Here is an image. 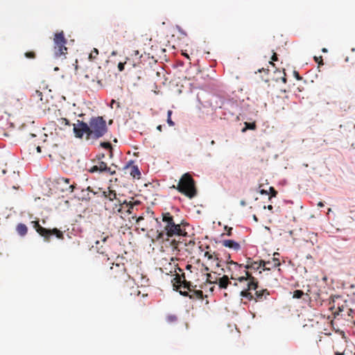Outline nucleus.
<instances>
[{"label": "nucleus", "instance_id": "f257e3e1", "mask_svg": "<svg viewBox=\"0 0 355 355\" xmlns=\"http://www.w3.org/2000/svg\"><path fill=\"white\" fill-rule=\"evenodd\" d=\"M230 259V256L229 255L224 272L230 275V279L243 284V289L240 293L241 296L250 301L252 300L253 296L251 291L257 289L258 281L251 273L246 270L245 265L239 264Z\"/></svg>", "mask_w": 355, "mask_h": 355}, {"label": "nucleus", "instance_id": "f03ea898", "mask_svg": "<svg viewBox=\"0 0 355 355\" xmlns=\"http://www.w3.org/2000/svg\"><path fill=\"white\" fill-rule=\"evenodd\" d=\"M73 126L76 137L82 139L85 135L87 140L103 137L108 130L106 121L103 116H93L89 123L77 120V123L73 124Z\"/></svg>", "mask_w": 355, "mask_h": 355}, {"label": "nucleus", "instance_id": "7ed1b4c3", "mask_svg": "<svg viewBox=\"0 0 355 355\" xmlns=\"http://www.w3.org/2000/svg\"><path fill=\"white\" fill-rule=\"evenodd\" d=\"M162 222L164 224L163 230L157 231V239H163L164 235L168 237L175 236H187V232L182 228V224H178L175 222L173 216L169 212L162 214Z\"/></svg>", "mask_w": 355, "mask_h": 355}, {"label": "nucleus", "instance_id": "20e7f679", "mask_svg": "<svg viewBox=\"0 0 355 355\" xmlns=\"http://www.w3.org/2000/svg\"><path fill=\"white\" fill-rule=\"evenodd\" d=\"M172 188L190 199L195 198L198 194L196 182L189 173L183 174L177 186L173 185Z\"/></svg>", "mask_w": 355, "mask_h": 355}, {"label": "nucleus", "instance_id": "39448f33", "mask_svg": "<svg viewBox=\"0 0 355 355\" xmlns=\"http://www.w3.org/2000/svg\"><path fill=\"white\" fill-rule=\"evenodd\" d=\"M107 277L114 284H123L130 279V275L127 272L123 263H116L110 267L107 272Z\"/></svg>", "mask_w": 355, "mask_h": 355}, {"label": "nucleus", "instance_id": "423d86ee", "mask_svg": "<svg viewBox=\"0 0 355 355\" xmlns=\"http://www.w3.org/2000/svg\"><path fill=\"white\" fill-rule=\"evenodd\" d=\"M173 284L175 286L188 289L190 292L189 298L193 300H202L203 292L201 290H193L191 288L192 285L191 282H187L185 279L184 274L180 275L179 274L175 275V277L173 279Z\"/></svg>", "mask_w": 355, "mask_h": 355}, {"label": "nucleus", "instance_id": "0eeeda50", "mask_svg": "<svg viewBox=\"0 0 355 355\" xmlns=\"http://www.w3.org/2000/svg\"><path fill=\"white\" fill-rule=\"evenodd\" d=\"M67 40L63 31L56 33L53 37V54L56 58H65L67 54Z\"/></svg>", "mask_w": 355, "mask_h": 355}, {"label": "nucleus", "instance_id": "6e6552de", "mask_svg": "<svg viewBox=\"0 0 355 355\" xmlns=\"http://www.w3.org/2000/svg\"><path fill=\"white\" fill-rule=\"evenodd\" d=\"M32 224L35 231L44 238L45 241L49 242L51 236L53 235L55 236L59 239H64L62 232L57 228H53L52 230L44 228L40 225L39 221L37 220L32 221Z\"/></svg>", "mask_w": 355, "mask_h": 355}, {"label": "nucleus", "instance_id": "1a4fd4ad", "mask_svg": "<svg viewBox=\"0 0 355 355\" xmlns=\"http://www.w3.org/2000/svg\"><path fill=\"white\" fill-rule=\"evenodd\" d=\"M109 235H105L104 233L101 234V239L95 242V245H92V248L94 249L97 252L104 254L106 253L110 245L108 244Z\"/></svg>", "mask_w": 355, "mask_h": 355}, {"label": "nucleus", "instance_id": "9d476101", "mask_svg": "<svg viewBox=\"0 0 355 355\" xmlns=\"http://www.w3.org/2000/svg\"><path fill=\"white\" fill-rule=\"evenodd\" d=\"M88 171L91 173H94L96 172L107 173L110 175H114L116 173L115 170H112L111 167L107 166V163L103 161H98L96 165H94L88 169Z\"/></svg>", "mask_w": 355, "mask_h": 355}, {"label": "nucleus", "instance_id": "9b49d317", "mask_svg": "<svg viewBox=\"0 0 355 355\" xmlns=\"http://www.w3.org/2000/svg\"><path fill=\"white\" fill-rule=\"evenodd\" d=\"M56 183L60 187V189L63 192H73L76 188L74 182L71 183V180L69 178L60 177L56 180Z\"/></svg>", "mask_w": 355, "mask_h": 355}, {"label": "nucleus", "instance_id": "f8f14e48", "mask_svg": "<svg viewBox=\"0 0 355 355\" xmlns=\"http://www.w3.org/2000/svg\"><path fill=\"white\" fill-rule=\"evenodd\" d=\"M270 261H265L263 260H260L258 261H254L251 259H248L247 261V264L245 265L246 270L248 269L252 270H259L262 268L263 270H270V267H268L267 265L270 264Z\"/></svg>", "mask_w": 355, "mask_h": 355}, {"label": "nucleus", "instance_id": "ddd939ff", "mask_svg": "<svg viewBox=\"0 0 355 355\" xmlns=\"http://www.w3.org/2000/svg\"><path fill=\"white\" fill-rule=\"evenodd\" d=\"M221 243H222L223 246L232 249L235 251H239L241 250V245L238 242H236L234 240H230V239L223 240L221 241Z\"/></svg>", "mask_w": 355, "mask_h": 355}, {"label": "nucleus", "instance_id": "4468645a", "mask_svg": "<svg viewBox=\"0 0 355 355\" xmlns=\"http://www.w3.org/2000/svg\"><path fill=\"white\" fill-rule=\"evenodd\" d=\"M255 291L254 295H252V300H255V301H263L270 295L269 291L266 288L260 291H257L256 289Z\"/></svg>", "mask_w": 355, "mask_h": 355}, {"label": "nucleus", "instance_id": "2eb2a0df", "mask_svg": "<svg viewBox=\"0 0 355 355\" xmlns=\"http://www.w3.org/2000/svg\"><path fill=\"white\" fill-rule=\"evenodd\" d=\"M102 196L110 201H114V200L118 202V198H116L117 194L114 190L110 189V187L107 190L102 192Z\"/></svg>", "mask_w": 355, "mask_h": 355}, {"label": "nucleus", "instance_id": "dca6fc26", "mask_svg": "<svg viewBox=\"0 0 355 355\" xmlns=\"http://www.w3.org/2000/svg\"><path fill=\"white\" fill-rule=\"evenodd\" d=\"M121 204L123 205V206L125 205V207L128 208L127 212L128 213V214H132L133 213L134 207L135 205H140V202L138 200H136L135 202H131V201L128 202L127 200H125L122 202Z\"/></svg>", "mask_w": 355, "mask_h": 355}, {"label": "nucleus", "instance_id": "f3484780", "mask_svg": "<svg viewBox=\"0 0 355 355\" xmlns=\"http://www.w3.org/2000/svg\"><path fill=\"white\" fill-rule=\"evenodd\" d=\"M279 254L278 252H275L273 254V257L271 260H268V261H270L271 263L269 265H267L268 267H270V270L273 268L278 267L281 265L280 261L279 259Z\"/></svg>", "mask_w": 355, "mask_h": 355}, {"label": "nucleus", "instance_id": "a211bd4d", "mask_svg": "<svg viewBox=\"0 0 355 355\" xmlns=\"http://www.w3.org/2000/svg\"><path fill=\"white\" fill-rule=\"evenodd\" d=\"M230 277L228 274L225 275L223 277L218 279V286L220 288H226L227 286L231 284L230 282Z\"/></svg>", "mask_w": 355, "mask_h": 355}, {"label": "nucleus", "instance_id": "6ab92c4d", "mask_svg": "<svg viewBox=\"0 0 355 355\" xmlns=\"http://www.w3.org/2000/svg\"><path fill=\"white\" fill-rule=\"evenodd\" d=\"M130 170V175L135 179H140L141 178V172L137 166L133 165L130 167H128Z\"/></svg>", "mask_w": 355, "mask_h": 355}, {"label": "nucleus", "instance_id": "aec40b11", "mask_svg": "<svg viewBox=\"0 0 355 355\" xmlns=\"http://www.w3.org/2000/svg\"><path fill=\"white\" fill-rule=\"evenodd\" d=\"M16 231L19 235L24 236L27 234L28 228L25 224L19 223L16 227Z\"/></svg>", "mask_w": 355, "mask_h": 355}, {"label": "nucleus", "instance_id": "412c9836", "mask_svg": "<svg viewBox=\"0 0 355 355\" xmlns=\"http://www.w3.org/2000/svg\"><path fill=\"white\" fill-rule=\"evenodd\" d=\"M57 125L60 129H64L67 126L69 127L71 125V124H70L69 121L67 119H66V118H60L57 121Z\"/></svg>", "mask_w": 355, "mask_h": 355}, {"label": "nucleus", "instance_id": "4be33fe9", "mask_svg": "<svg viewBox=\"0 0 355 355\" xmlns=\"http://www.w3.org/2000/svg\"><path fill=\"white\" fill-rule=\"evenodd\" d=\"M346 346L347 340L342 339L336 342L334 348L335 351H343V349L345 350Z\"/></svg>", "mask_w": 355, "mask_h": 355}, {"label": "nucleus", "instance_id": "5701e85b", "mask_svg": "<svg viewBox=\"0 0 355 355\" xmlns=\"http://www.w3.org/2000/svg\"><path fill=\"white\" fill-rule=\"evenodd\" d=\"M182 243H183V241H180V239H179L178 241L175 239H173L171 241V246L172 248V251L173 253H175V252H180V250L179 248V246Z\"/></svg>", "mask_w": 355, "mask_h": 355}, {"label": "nucleus", "instance_id": "b1692460", "mask_svg": "<svg viewBox=\"0 0 355 355\" xmlns=\"http://www.w3.org/2000/svg\"><path fill=\"white\" fill-rule=\"evenodd\" d=\"M123 201L121 200H118V202L115 203V206L112 209L113 213H122V209L123 208V205H122Z\"/></svg>", "mask_w": 355, "mask_h": 355}, {"label": "nucleus", "instance_id": "393cba45", "mask_svg": "<svg viewBox=\"0 0 355 355\" xmlns=\"http://www.w3.org/2000/svg\"><path fill=\"white\" fill-rule=\"evenodd\" d=\"M101 146L105 149H108L110 150V157H112V155H113L112 147L110 142H102V143H101Z\"/></svg>", "mask_w": 355, "mask_h": 355}, {"label": "nucleus", "instance_id": "a878e982", "mask_svg": "<svg viewBox=\"0 0 355 355\" xmlns=\"http://www.w3.org/2000/svg\"><path fill=\"white\" fill-rule=\"evenodd\" d=\"M166 320L168 323H174L178 321V316L175 314H169L166 315Z\"/></svg>", "mask_w": 355, "mask_h": 355}, {"label": "nucleus", "instance_id": "bb28decb", "mask_svg": "<svg viewBox=\"0 0 355 355\" xmlns=\"http://www.w3.org/2000/svg\"><path fill=\"white\" fill-rule=\"evenodd\" d=\"M305 295V293L301 291V290H295L294 292H293V298H296V299H300L302 298L304 295ZM306 295L308 296V294L306 293Z\"/></svg>", "mask_w": 355, "mask_h": 355}, {"label": "nucleus", "instance_id": "cd10ccee", "mask_svg": "<svg viewBox=\"0 0 355 355\" xmlns=\"http://www.w3.org/2000/svg\"><path fill=\"white\" fill-rule=\"evenodd\" d=\"M257 128L255 122L252 123H245V128L243 129V132L245 131L246 130H255Z\"/></svg>", "mask_w": 355, "mask_h": 355}, {"label": "nucleus", "instance_id": "c85d7f7f", "mask_svg": "<svg viewBox=\"0 0 355 355\" xmlns=\"http://www.w3.org/2000/svg\"><path fill=\"white\" fill-rule=\"evenodd\" d=\"M172 110H168L167 112V123L170 125V126H174L175 125V123L172 121L171 119V115H172Z\"/></svg>", "mask_w": 355, "mask_h": 355}, {"label": "nucleus", "instance_id": "c756f323", "mask_svg": "<svg viewBox=\"0 0 355 355\" xmlns=\"http://www.w3.org/2000/svg\"><path fill=\"white\" fill-rule=\"evenodd\" d=\"M98 55V49H94L92 52L90 53L89 55V58L90 60H94L95 58H96L97 55Z\"/></svg>", "mask_w": 355, "mask_h": 355}, {"label": "nucleus", "instance_id": "7c9ffc66", "mask_svg": "<svg viewBox=\"0 0 355 355\" xmlns=\"http://www.w3.org/2000/svg\"><path fill=\"white\" fill-rule=\"evenodd\" d=\"M204 256L205 257H207L208 259L211 260V259H216V260H218V259L216 257V256L215 254H211L209 252H205V254H204Z\"/></svg>", "mask_w": 355, "mask_h": 355}, {"label": "nucleus", "instance_id": "2f4dec72", "mask_svg": "<svg viewBox=\"0 0 355 355\" xmlns=\"http://www.w3.org/2000/svg\"><path fill=\"white\" fill-rule=\"evenodd\" d=\"M25 56L29 59H33L35 58V53L33 51H28L25 53Z\"/></svg>", "mask_w": 355, "mask_h": 355}, {"label": "nucleus", "instance_id": "473e14b6", "mask_svg": "<svg viewBox=\"0 0 355 355\" xmlns=\"http://www.w3.org/2000/svg\"><path fill=\"white\" fill-rule=\"evenodd\" d=\"M314 60L318 63L319 66L320 65H323L324 63H323V59H322V56H319V57H317V56H315L314 57Z\"/></svg>", "mask_w": 355, "mask_h": 355}, {"label": "nucleus", "instance_id": "72a5a7b5", "mask_svg": "<svg viewBox=\"0 0 355 355\" xmlns=\"http://www.w3.org/2000/svg\"><path fill=\"white\" fill-rule=\"evenodd\" d=\"M92 198L90 194L88 192L82 193V199L85 200H89Z\"/></svg>", "mask_w": 355, "mask_h": 355}, {"label": "nucleus", "instance_id": "f704fd0d", "mask_svg": "<svg viewBox=\"0 0 355 355\" xmlns=\"http://www.w3.org/2000/svg\"><path fill=\"white\" fill-rule=\"evenodd\" d=\"M33 96L34 97H37V98H40V101L42 100V93L39 90H36L35 92V94Z\"/></svg>", "mask_w": 355, "mask_h": 355}, {"label": "nucleus", "instance_id": "c9c22d12", "mask_svg": "<svg viewBox=\"0 0 355 355\" xmlns=\"http://www.w3.org/2000/svg\"><path fill=\"white\" fill-rule=\"evenodd\" d=\"M81 192L83 193L85 192H88L89 194H90V193H92L94 195L96 194V192L94 191L93 189L90 187H88L86 189H83Z\"/></svg>", "mask_w": 355, "mask_h": 355}, {"label": "nucleus", "instance_id": "e433bc0d", "mask_svg": "<svg viewBox=\"0 0 355 355\" xmlns=\"http://www.w3.org/2000/svg\"><path fill=\"white\" fill-rule=\"evenodd\" d=\"M132 218L136 220V223L139 225V223L141 220L144 219V216H141L139 217H137L136 216H132Z\"/></svg>", "mask_w": 355, "mask_h": 355}, {"label": "nucleus", "instance_id": "4c0bfd02", "mask_svg": "<svg viewBox=\"0 0 355 355\" xmlns=\"http://www.w3.org/2000/svg\"><path fill=\"white\" fill-rule=\"evenodd\" d=\"M270 193L271 194V197H275L277 194V191L272 187H270Z\"/></svg>", "mask_w": 355, "mask_h": 355}, {"label": "nucleus", "instance_id": "58836bf2", "mask_svg": "<svg viewBox=\"0 0 355 355\" xmlns=\"http://www.w3.org/2000/svg\"><path fill=\"white\" fill-rule=\"evenodd\" d=\"M105 157L103 153H101L96 155V159H93V162H96V160L101 161V159Z\"/></svg>", "mask_w": 355, "mask_h": 355}, {"label": "nucleus", "instance_id": "ea45409f", "mask_svg": "<svg viewBox=\"0 0 355 355\" xmlns=\"http://www.w3.org/2000/svg\"><path fill=\"white\" fill-rule=\"evenodd\" d=\"M119 28H123V25H120L119 24H116L114 25V32L116 33Z\"/></svg>", "mask_w": 355, "mask_h": 355}, {"label": "nucleus", "instance_id": "a19ab883", "mask_svg": "<svg viewBox=\"0 0 355 355\" xmlns=\"http://www.w3.org/2000/svg\"><path fill=\"white\" fill-rule=\"evenodd\" d=\"M225 229L227 230L226 234L227 236H232V230H233L232 227H229L227 226H225Z\"/></svg>", "mask_w": 355, "mask_h": 355}, {"label": "nucleus", "instance_id": "79ce46f5", "mask_svg": "<svg viewBox=\"0 0 355 355\" xmlns=\"http://www.w3.org/2000/svg\"><path fill=\"white\" fill-rule=\"evenodd\" d=\"M185 290L184 291H180V293L181 295H184V296H189V291H188V289H186L184 288Z\"/></svg>", "mask_w": 355, "mask_h": 355}, {"label": "nucleus", "instance_id": "37998d69", "mask_svg": "<svg viewBox=\"0 0 355 355\" xmlns=\"http://www.w3.org/2000/svg\"><path fill=\"white\" fill-rule=\"evenodd\" d=\"M118 69L120 71H122L124 70V63L119 62L118 64Z\"/></svg>", "mask_w": 355, "mask_h": 355}, {"label": "nucleus", "instance_id": "c03bdc74", "mask_svg": "<svg viewBox=\"0 0 355 355\" xmlns=\"http://www.w3.org/2000/svg\"><path fill=\"white\" fill-rule=\"evenodd\" d=\"M335 355H345V350L343 351H335Z\"/></svg>", "mask_w": 355, "mask_h": 355}, {"label": "nucleus", "instance_id": "a18cd8bd", "mask_svg": "<svg viewBox=\"0 0 355 355\" xmlns=\"http://www.w3.org/2000/svg\"><path fill=\"white\" fill-rule=\"evenodd\" d=\"M294 75H295V77L297 79V80H301L302 79V77L299 75L298 72L297 71H294Z\"/></svg>", "mask_w": 355, "mask_h": 355}, {"label": "nucleus", "instance_id": "49530a36", "mask_svg": "<svg viewBox=\"0 0 355 355\" xmlns=\"http://www.w3.org/2000/svg\"><path fill=\"white\" fill-rule=\"evenodd\" d=\"M283 73H284V76L282 77L281 79H282V82L284 83H286V78L285 77L286 76V73H285L284 71L283 72Z\"/></svg>", "mask_w": 355, "mask_h": 355}, {"label": "nucleus", "instance_id": "de8ad7c7", "mask_svg": "<svg viewBox=\"0 0 355 355\" xmlns=\"http://www.w3.org/2000/svg\"><path fill=\"white\" fill-rule=\"evenodd\" d=\"M272 60L273 61H276V60H277V55L276 53H274V54L272 55Z\"/></svg>", "mask_w": 355, "mask_h": 355}, {"label": "nucleus", "instance_id": "09e8293b", "mask_svg": "<svg viewBox=\"0 0 355 355\" xmlns=\"http://www.w3.org/2000/svg\"><path fill=\"white\" fill-rule=\"evenodd\" d=\"M157 130H159V132H161L162 130V125H159L157 127Z\"/></svg>", "mask_w": 355, "mask_h": 355}, {"label": "nucleus", "instance_id": "8fccbe9b", "mask_svg": "<svg viewBox=\"0 0 355 355\" xmlns=\"http://www.w3.org/2000/svg\"><path fill=\"white\" fill-rule=\"evenodd\" d=\"M260 193H261V194H268V191H266V190H264V189L261 190V191H260Z\"/></svg>", "mask_w": 355, "mask_h": 355}, {"label": "nucleus", "instance_id": "3c124183", "mask_svg": "<svg viewBox=\"0 0 355 355\" xmlns=\"http://www.w3.org/2000/svg\"><path fill=\"white\" fill-rule=\"evenodd\" d=\"M318 206L319 207H324V204H323V202H319L318 203Z\"/></svg>", "mask_w": 355, "mask_h": 355}, {"label": "nucleus", "instance_id": "603ef678", "mask_svg": "<svg viewBox=\"0 0 355 355\" xmlns=\"http://www.w3.org/2000/svg\"><path fill=\"white\" fill-rule=\"evenodd\" d=\"M36 150H37V153H41V151H42V150H41V147H40V146H39L36 148Z\"/></svg>", "mask_w": 355, "mask_h": 355}, {"label": "nucleus", "instance_id": "864d4df0", "mask_svg": "<svg viewBox=\"0 0 355 355\" xmlns=\"http://www.w3.org/2000/svg\"><path fill=\"white\" fill-rule=\"evenodd\" d=\"M182 55L186 57L187 58L189 59V56L187 53H182Z\"/></svg>", "mask_w": 355, "mask_h": 355}, {"label": "nucleus", "instance_id": "5fc2aeb1", "mask_svg": "<svg viewBox=\"0 0 355 355\" xmlns=\"http://www.w3.org/2000/svg\"><path fill=\"white\" fill-rule=\"evenodd\" d=\"M268 209L269 210H272L273 209L272 206L271 205H269L268 207H267Z\"/></svg>", "mask_w": 355, "mask_h": 355}, {"label": "nucleus", "instance_id": "6e6d98bb", "mask_svg": "<svg viewBox=\"0 0 355 355\" xmlns=\"http://www.w3.org/2000/svg\"><path fill=\"white\" fill-rule=\"evenodd\" d=\"M241 205H243V206H245V202L244 200H241Z\"/></svg>", "mask_w": 355, "mask_h": 355}, {"label": "nucleus", "instance_id": "4d7b16f0", "mask_svg": "<svg viewBox=\"0 0 355 355\" xmlns=\"http://www.w3.org/2000/svg\"><path fill=\"white\" fill-rule=\"evenodd\" d=\"M322 51L323 53H327V49L326 48H323V49H322Z\"/></svg>", "mask_w": 355, "mask_h": 355}, {"label": "nucleus", "instance_id": "13d9d810", "mask_svg": "<svg viewBox=\"0 0 355 355\" xmlns=\"http://www.w3.org/2000/svg\"><path fill=\"white\" fill-rule=\"evenodd\" d=\"M253 218H254V220L255 221H257V220H258V219H257V216H256L255 215H254Z\"/></svg>", "mask_w": 355, "mask_h": 355}, {"label": "nucleus", "instance_id": "bf43d9fd", "mask_svg": "<svg viewBox=\"0 0 355 355\" xmlns=\"http://www.w3.org/2000/svg\"><path fill=\"white\" fill-rule=\"evenodd\" d=\"M177 269H178L180 271H182L181 268H177ZM175 272H176V268H175Z\"/></svg>", "mask_w": 355, "mask_h": 355}, {"label": "nucleus", "instance_id": "052dcab7", "mask_svg": "<svg viewBox=\"0 0 355 355\" xmlns=\"http://www.w3.org/2000/svg\"><path fill=\"white\" fill-rule=\"evenodd\" d=\"M211 144L212 145H214V144H215L214 141V140H212V141H211Z\"/></svg>", "mask_w": 355, "mask_h": 355}, {"label": "nucleus", "instance_id": "680f3d73", "mask_svg": "<svg viewBox=\"0 0 355 355\" xmlns=\"http://www.w3.org/2000/svg\"><path fill=\"white\" fill-rule=\"evenodd\" d=\"M192 243V244L195 243L193 241H189V243Z\"/></svg>", "mask_w": 355, "mask_h": 355}, {"label": "nucleus", "instance_id": "e2e57ef3", "mask_svg": "<svg viewBox=\"0 0 355 355\" xmlns=\"http://www.w3.org/2000/svg\"><path fill=\"white\" fill-rule=\"evenodd\" d=\"M237 285H238V284H237V283H236V282H235V283L234 284V286H237Z\"/></svg>", "mask_w": 355, "mask_h": 355}, {"label": "nucleus", "instance_id": "0e129e2a", "mask_svg": "<svg viewBox=\"0 0 355 355\" xmlns=\"http://www.w3.org/2000/svg\"><path fill=\"white\" fill-rule=\"evenodd\" d=\"M75 69H76V71H77L78 70V67L76 66Z\"/></svg>", "mask_w": 355, "mask_h": 355}, {"label": "nucleus", "instance_id": "69168bd1", "mask_svg": "<svg viewBox=\"0 0 355 355\" xmlns=\"http://www.w3.org/2000/svg\"><path fill=\"white\" fill-rule=\"evenodd\" d=\"M115 103L114 100H112V103Z\"/></svg>", "mask_w": 355, "mask_h": 355}]
</instances>
